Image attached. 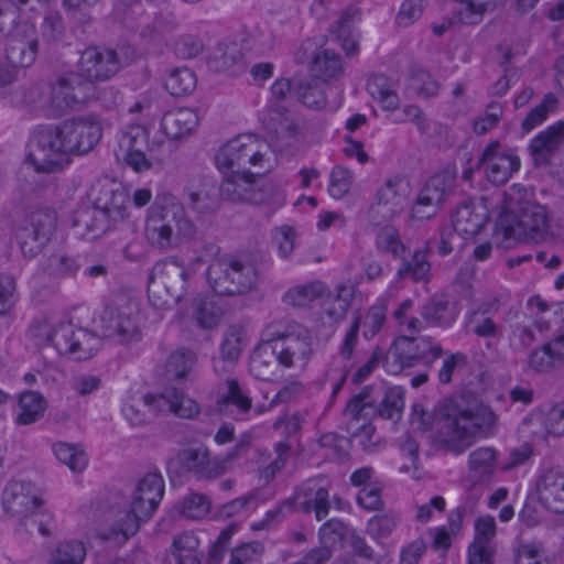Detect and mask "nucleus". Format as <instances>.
Listing matches in <instances>:
<instances>
[{
    "label": "nucleus",
    "instance_id": "obj_1",
    "mask_svg": "<svg viewBox=\"0 0 564 564\" xmlns=\"http://www.w3.org/2000/svg\"><path fill=\"white\" fill-rule=\"evenodd\" d=\"M102 128L95 117H77L57 126L37 128L28 155L37 172L53 173L69 163V155L90 152L100 141Z\"/></svg>",
    "mask_w": 564,
    "mask_h": 564
},
{
    "label": "nucleus",
    "instance_id": "obj_2",
    "mask_svg": "<svg viewBox=\"0 0 564 564\" xmlns=\"http://www.w3.org/2000/svg\"><path fill=\"white\" fill-rule=\"evenodd\" d=\"M497 415L482 403L465 405L463 402H448L437 419L435 443L446 452L463 454L476 435L488 436L497 423Z\"/></svg>",
    "mask_w": 564,
    "mask_h": 564
},
{
    "label": "nucleus",
    "instance_id": "obj_3",
    "mask_svg": "<svg viewBox=\"0 0 564 564\" xmlns=\"http://www.w3.org/2000/svg\"><path fill=\"white\" fill-rule=\"evenodd\" d=\"M164 494L163 478L158 473L147 474L137 485L130 502V509L118 514L116 522L102 539L117 544L127 542L140 528V523L151 518Z\"/></svg>",
    "mask_w": 564,
    "mask_h": 564
},
{
    "label": "nucleus",
    "instance_id": "obj_4",
    "mask_svg": "<svg viewBox=\"0 0 564 564\" xmlns=\"http://www.w3.org/2000/svg\"><path fill=\"white\" fill-rule=\"evenodd\" d=\"M164 494L163 478L158 473L147 474L137 485L130 502V509L118 514L116 522L102 539L117 544L127 542L140 528V523L151 518Z\"/></svg>",
    "mask_w": 564,
    "mask_h": 564
},
{
    "label": "nucleus",
    "instance_id": "obj_5",
    "mask_svg": "<svg viewBox=\"0 0 564 564\" xmlns=\"http://www.w3.org/2000/svg\"><path fill=\"white\" fill-rule=\"evenodd\" d=\"M546 208L540 204L525 203L519 212L505 210L496 221L495 236L505 247L512 242H540L549 232Z\"/></svg>",
    "mask_w": 564,
    "mask_h": 564
},
{
    "label": "nucleus",
    "instance_id": "obj_6",
    "mask_svg": "<svg viewBox=\"0 0 564 564\" xmlns=\"http://www.w3.org/2000/svg\"><path fill=\"white\" fill-rule=\"evenodd\" d=\"M42 503L39 489L30 481H10L2 494L6 512L18 517L28 531L32 532L36 529L43 536H51L53 516L35 512Z\"/></svg>",
    "mask_w": 564,
    "mask_h": 564
},
{
    "label": "nucleus",
    "instance_id": "obj_7",
    "mask_svg": "<svg viewBox=\"0 0 564 564\" xmlns=\"http://www.w3.org/2000/svg\"><path fill=\"white\" fill-rule=\"evenodd\" d=\"M313 340L312 332L296 322L289 323L284 330L272 333L268 338L272 354L284 368H304L313 355Z\"/></svg>",
    "mask_w": 564,
    "mask_h": 564
},
{
    "label": "nucleus",
    "instance_id": "obj_8",
    "mask_svg": "<svg viewBox=\"0 0 564 564\" xmlns=\"http://www.w3.org/2000/svg\"><path fill=\"white\" fill-rule=\"evenodd\" d=\"M224 199L235 203L264 204L279 194V187L261 174L231 171L219 186Z\"/></svg>",
    "mask_w": 564,
    "mask_h": 564
},
{
    "label": "nucleus",
    "instance_id": "obj_9",
    "mask_svg": "<svg viewBox=\"0 0 564 564\" xmlns=\"http://www.w3.org/2000/svg\"><path fill=\"white\" fill-rule=\"evenodd\" d=\"M207 279L215 293L219 295H240L253 289L258 275L251 263L224 258L209 265Z\"/></svg>",
    "mask_w": 564,
    "mask_h": 564
},
{
    "label": "nucleus",
    "instance_id": "obj_10",
    "mask_svg": "<svg viewBox=\"0 0 564 564\" xmlns=\"http://www.w3.org/2000/svg\"><path fill=\"white\" fill-rule=\"evenodd\" d=\"M269 145L251 134L238 135L223 145L216 154L219 170L248 171L249 166H263Z\"/></svg>",
    "mask_w": 564,
    "mask_h": 564
},
{
    "label": "nucleus",
    "instance_id": "obj_11",
    "mask_svg": "<svg viewBox=\"0 0 564 564\" xmlns=\"http://www.w3.org/2000/svg\"><path fill=\"white\" fill-rule=\"evenodd\" d=\"M50 88L48 109L53 117L64 116L94 96V85L89 79H85L79 72L59 75Z\"/></svg>",
    "mask_w": 564,
    "mask_h": 564
},
{
    "label": "nucleus",
    "instance_id": "obj_12",
    "mask_svg": "<svg viewBox=\"0 0 564 564\" xmlns=\"http://www.w3.org/2000/svg\"><path fill=\"white\" fill-rule=\"evenodd\" d=\"M161 145L162 142H149L147 129L133 126L121 133L115 154L135 172H143L151 169L153 160H159L158 151Z\"/></svg>",
    "mask_w": 564,
    "mask_h": 564
},
{
    "label": "nucleus",
    "instance_id": "obj_13",
    "mask_svg": "<svg viewBox=\"0 0 564 564\" xmlns=\"http://www.w3.org/2000/svg\"><path fill=\"white\" fill-rule=\"evenodd\" d=\"M456 183V170L445 167L432 175L419 193L412 207V217L423 220L436 214L438 208L454 193Z\"/></svg>",
    "mask_w": 564,
    "mask_h": 564
},
{
    "label": "nucleus",
    "instance_id": "obj_14",
    "mask_svg": "<svg viewBox=\"0 0 564 564\" xmlns=\"http://www.w3.org/2000/svg\"><path fill=\"white\" fill-rule=\"evenodd\" d=\"M187 270L172 259L156 262L150 273L152 281V292L159 297V292L164 291L163 301H159L161 306H174L181 302L187 291Z\"/></svg>",
    "mask_w": 564,
    "mask_h": 564
},
{
    "label": "nucleus",
    "instance_id": "obj_15",
    "mask_svg": "<svg viewBox=\"0 0 564 564\" xmlns=\"http://www.w3.org/2000/svg\"><path fill=\"white\" fill-rule=\"evenodd\" d=\"M56 224V215L52 209H37L30 215L28 225L18 231V242L23 256L32 259L37 256L50 241Z\"/></svg>",
    "mask_w": 564,
    "mask_h": 564
},
{
    "label": "nucleus",
    "instance_id": "obj_16",
    "mask_svg": "<svg viewBox=\"0 0 564 564\" xmlns=\"http://www.w3.org/2000/svg\"><path fill=\"white\" fill-rule=\"evenodd\" d=\"M99 322L104 337L117 339L121 344L141 338V332L129 305L107 304L100 314Z\"/></svg>",
    "mask_w": 564,
    "mask_h": 564
},
{
    "label": "nucleus",
    "instance_id": "obj_17",
    "mask_svg": "<svg viewBox=\"0 0 564 564\" xmlns=\"http://www.w3.org/2000/svg\"><path fill=\"white\" fill-rule=\"evenodd\" d=\"M120 58L116 51L99 46L87 47L79 59V74L95 82H104L111 78L120 69Z\"/></svg>",
    "mask_w": 564,
    "mask_h": 564
},
{
    "label": "nucleus",
    "instance_id": "obj_18",
    "mask_svg": "<svg viewBox=\"0 0 564 564\" xmlns=\"http://www.w3.org/2000/svg\"><path fill=\"white\" fill-rule=\"evenodd\" d=\"M564 142V121H558L535 135L530 144L529 152L533 164L538 169H551L556 165L555 159Z\"/></svg>",
    "mask_w": 564,
    "mask_h": 564
},
{
    "label": "nucleus",
    "instance_id": "obj_19",
    "mask_svg": "<svg viewBox=\"0 0 564 564\" xmlns=\"http://www.w3.org/2000/svg\"><path fill=\"white\" fill-rule=\"evenodd\" d=\"M500 143H489L477 162V169L486 167V175L495 185L505 184L511 175L520 169V160L517 155L500 152Z\"/></svg>",
    "mask_w": 564,
    "mask_h": 564
},
{
    "label": "nucleus",
    "instance_id": "obj_20",
    "mask_svg": "<svg viewBox=\"0 0 564 564\" xmlns=\"http://www.w3.org/2000/svg\"><path fill=\"white\" fill-rule=\"evenodd\" d=\"M152 208L174 234L183 240H193L196 238L197 228L189 219L185 207L181 200L173 195L162 196Z\"/></svg>",
    "mask_w": 564,
    "mask_h": 564
},
{
    "label": "nucleus",
    "instance_id": "obj_21",
    "mask_svg": "<svg viewBox=\"0 0 564 564\" xmlns=\"http://www.w3.org/2000/svg\"><path fill=\"white\" fill-rule=\"evenodd\" d=\"M295 511L315 513L317 521L328 516L330 509L329 492L319 480L310 479L304 482L289 500Z\"/></svg>",
    "mask_w": 564,
    "mask_h": 564
},
{
    "label": "nucleus",
    "instance_id": "obj_22",
    "mask_svg": "<svg viewBox=\"0 0 564 564\" xmlns=\"http://www.w3.org/2000/svg\"><path fill=\"white\" fill-rule=\"evenodd\" d=\"M144 406H153L158 411L167 410L180 419L193 420L200 413L199 404L182 390L170 387L165 388L160 394H145Z\"/></svg>",
    "mask_w": 564,
    "mask_h": 564
},
{
    "label": "nucleus",
    "instance_id": "obj_23",
    "mask_svg": "<svg viewBox=\"0 0 564 564\" xmlns=\"http://www.w3.org/2000/svg\"><path fill=\"white\" fill-rule=\"evenodd\" d=\"M188 207L198 215H210L220 206V191L214 182L203 180L188 183L183 193Z\"/></svg>",
    "mask_w": 564,
    "mask_h": 564
},
{
    "label": "nucleus",
    "instance_id": "obj_24",
    "mask_svg": "<svg viewBox=\"0 0 564 564\" xmlns=\"http://www.w3.org/2000/svg\"><path fill=\"white\" fill-rule=\"evenodd\" d=\"M115 224L101 210L99 205L90 208H83L75 213L73 227L83 239L95 240L110 230Z\"/></svg>",
    "mask_w": 564,
    "mask_h": 564
},
{
    "label": "nucleus",
    "instance_id": "obj_25",
    "mask_svg": "<svg viewBox=\"0 0 564 564\" xmlns=\"http://www.w3.org/2000/svg\"><path fill=\"white\" fill-rule=\"evenodd\" d=\"M497 453L491 447H479L468 456L467 481L471 487L488 482L496 470Z\"/></svg>",
    "mask_w": 564,
    "mask_h": 564
},
{
    "label": "nucleus",
    "instance_id": "obj_26",
    "mask_svg": "<svg viewBox=\"0 0 564 564\" xmlns=\"http://www.w3.org/2000/svg\"><path fill=\"white\" fill-rule=\"evenodd\" d=\"M198 126V116L191 108H177L164 113L161 128L165 135L172 140H180Z\"/></svg>",
    "mask_w": 564,
    "mask_h": 564
},
{
    "label": "nucleus",
    "instance_id": "obj_27",
    "mask_svg": "<svg viewBox=\"0 0 564 564\" xmlns=\"http://www.w3.org/2000/svg\"><path fill=\"white\" fill-rule=\"evenodd\" d=\"M420 313L426 324L437 327H449L457 317V311L445 295L427 299Z\"/></svg>",
    "mask_w": 564,
    "mask_h": 564
},
{
    "label": "nucleus",
    "instance_id": "obj_28",
    "mask_svg": "<svg viewBox=\"0 0 564 564\" xmlns=\"http://www.w3.org/2000/svg\"><path fill=\"white\" fill-rule=\"evenodd\" d=\"M398 349L403 351L405 360L413 362V366L421 360L429 362L438 358L443 354V349L437 344H432L426 337H408L402 336L395 340Z\"/></svg>",
    "mask_w": 564,
    "mask_h": 564
},
{
    "label": "nucleus",
    "instance_id": "obj_29",
    "mask_svg": "<svg viewBox=\"0 0 564 564\" xmlns=\"http://www.w3.org/2000/svg\"><path fill=\"white\" fill-rule=\"evenodd\" d=\"M39 40L36 37L11 36L7 43L6 56L12 67H29L37 56Z\"/></svg>",
    "mask_w": 564,
    "mask_h": 564
},
{
    "label": "nucleus",
    "instance_id": "obj_30",
    "mask_svg": "<svg viewBox=\"0 0 564 564\" xmlns=\"http://www.w3.org/2000/svg\"><path fill=\"white\" fill-rule=\"evenodd\" d=\"M144 232L149 243L160 250L176 248L182 242L174 229L165 225L153 208L148 216Z\"/></svg>",
    "mask_w": 564,
    "mask_h": 564
},
{
    "label": "nucleus",
    "instance_id": "obj_31",
    "mask_svg": "<svg viewBox=\"0 0 564 564\" xmlns=\"http://www.w3.org/2000/svg\"><path fill=\"white\" fill-rule=\"evenodd\" d=\"M453 230L465 239L480 232L485 225V214L477 213L471 203L458 206L452 216Z\"/></svg>",
    "mask_w": 564,
    "mask_h": 564
},
{
    "label": "nucleus",
    "instance_id": "obj_32",
    "mask_svg": "<svg viewBox=\"0 0 564 564\" xmlns=\"http://www.w3.org/2000/svg\"><path fill=\"white\" fill-rule=\"evenodd\" d=\"M401 267L397 271L399 280L411 279L414 282L424 281L429 278L431 264L423 250H415L412 254L403 253Z\"/></svg>",
    "mask_w": 564,
    "mask_h": 564
},
{
    "label": "nucleus",
    "instance_id": "obj_33",
    "mask_svg": "<svg viewBox=\"0 0 564 564\" xmlns=\"http://www.w3.org/2000/svg\"><path fill=\"white\" fill-rule=\"evenodd\" d=\"M358 13V10L352 7L346 9L330 28V32L348 56L352 55L358 47L357 41L352 36V25Z\"/></svg>",
    "mask_w": 564,
    "mask_h": 564
},
{
    "label": "nucleus",
    "instance_id": "obj_34",
    "mask_svg": "<svg viewBox=\"0 0 564 564\" xmlns=\"http://www.w3.org/2000/svg\"><path fill=\"white\" fill-rule=\"evenodd\" d=\"M367 90L372 98L379 100L386 110H394L399 106V97L392 80L383 74H375L367 82Z\"/></svg>",
    "mask_w": 564,
    "mask_h": 564
},
{
    "label": "nucleus",
    "instance_id": "obj_35",
    "mask_svg": "<svg viewBox=\"0 0 564 564\" xmlns=\"http://www.w3.org/2000/svg\"><path fill=\"white\" fill-rule=\"evenodd\" d=\"M311 72L324 82L336 78L343 72L341 58L330 50H323L314 55Z\"/></svg>",
    "mask_w": 564,
    "mask_h": 564
},
{
    "label": "nucleus",
    "instance_id": "obj_36",
    "mask_svg": "<svg viewBox=\"0 0 564 564\" xmlns=\"http://www.w3.org/2000/svg\"><path fill=\"white\" fill-rule=\"evenodd\" d=\"M21 412L17 417L20 425H30L40 420L46 409V401L41 393L26 391L21 394L19 400Z\"/></svg>",
    "mask_w": 564,
    "mask_h": 564
},
{
    "label": "nucleus",
    "instance_id": "obj_37",
    "mask_svg": "<svg viewBox=\"0 0 564 564\" xmlns=\"http://www.w3.org/2000/svg\"><path fill=\"white\" fill-rule=\"evenodd\" d=\"M197 361L196 354L185 347L177 348L169 356L165 375L173 379H184L193 370Z\"/></svg>",
    "mask_w": 564,
    "mask_h": 564
},
{
    "label": "nucleus",
    "instance_id": "obj_38",
    "mask_svg": "<svg viewBox=\"0 0 564 564\" xmlns=\"http://www.w3.org/2000/svg\"><path fill=\"white\" fill-rule=\"evenodd\" d=\"M378 203L387 207L390 216L402 212L406 205L404 184L401 181H388L378 192Z\"/></svg>",
    "mask_w": 564,
    "mask_h": 564
},
{
    "label": "nucleus",
    "instance_id": "obj_39",
    "mask_svg": "<svg viewBox=\"0 0 564 564\" xmlns=\"http://www.w3.org/2000/svg\"><path fill=\"white\" fill-rule=\"evenodd\" d=\"M465 328L467 332L480 338L495 339L500 336L498 324L479 310H471L467 313L465 319Z\"/></svg>",
    "mask_w": 564,
    "mask_h": 564
},
{
    "label": "nucleus",
    "instance_id": "obj_40",
    "mask_svg": "<svg viewBox=\"0 0 564 564\" xmlns=\"http://www.w3.org/2000/svg\"><path fill=\"white\" fill-rule=\"evenodd\" d=\"M325 290L326 288L321 281L296 285L284 294L283 301L288 305L302 307L322 297Z\"/></svg>",
    "mask_w": 564,
    "mask_h": 564
},
{
    "label": "nucleus",
    "instance_id": "obj_41",
    "mask_svg": "<svg viewBox=\"0 0 564 564\" xmlns=\"http://www.w3.org/2000/svg\"><path fill=\"white\" fill-rule=\"evenodd\" d=\"M295 94L307 108L319 110L326 105L324 87L316 79L297 80Z\"/></svg>",
    "mask_w": 564,
    "mask_h": 564
},
{
    "label": "nucleus",
    "instance_id": "obj_42",
    "mask_svg": "<svg viewBox=\"0 0 564 564\" xmlns=\"http://www.w3.org/2000/svg\"><path fill=\"white\" fill-rule=\"evenodd\" d=\"M164 86L173 96L188 95L196 87V76L187 67L175 68L165 79Z\"/></svg>",
    "mask_w": 564,
    "mask_h": 564
},
{
    "label": "nucleus",
    "instance_id": "obj_43",
    "mask_svg": "<svg viewBox=\"0 0 564 564\" xmlns=\"http://www.w3.org/2000/svg\"><path fill=\"white\" fill-rule=\"evenodd\" d=\"M376 247L380 252L390 253L393 258H403L408 248L400 240L399 231L392 226L380 228L376 235Z\"/></svg>",
    "mask_w": 564,
    "mask_h": 564
},
{
    "label": "nucleus",
    "instance_id": "obj_44",
    "mask_svg": "<svg viewBox=\"0 0 564 564\" xmlns=\"http://www.w3.org/2000/svg\"><path fill=\"white\" fill-rule=\"evenodd\" d=\"M86 557V547L80 541L59 542L52 554L51 564H82Z\"/></svg>",
    "mask_w": 564,
    "mask_h": 564
},
{
    "label": "nucleus",
    "instance_id": "obj_45",
    "mask_svg": "<svg viewBox=\"0 0 564 564\" xmlns=\"http://www.w3.org/2000/svg\"><path fill=\"white\" fill-rule=\"evenodd\" d=\"M74 349L68 352L75 360L83 361L93 357L100 348V338L85 330L77 329Z\"/></svg>",
    "mask_w": 564,
    "mask_h": 564
},
{
    "label": "nucleus",
    "instance_id": "obj_46",
    "mask_svg": "<svg viewBox=\"0 0 564 564\" xmlns=\"http://www.w3.org/2000/svg\"><path fill=\"white\" fill-rule=\"evenodd\" d=\"M74 349L68 352L75 360L83 361L93 357L100 348V338L85 330L77 329Z\"/></svg>",
    "mask_w": 564,
    "mask_h": 564
},
{
    "label": "nucleus",
    "instance_id": "obj_47",
    "mask_svg": "<svg viewBox=\"0 0 564 564\" xmlns=\"http://www.w3.org/2000/svg\"><path fill=\"white\" fill-rule=\"evenodd\" d=\"M556 105L557 98L554 96V94H546L541 104L532 108L527 117L522 120V131L528 133L544 122L549 113L556 108Z\"/></svg>",
    "mask_w": 564,
    "mask_h": 564
},
{
    "label": "nucleus",
    "instance_id": "obj_48",
    "mask_svg": "<svg viewBox=\"0 0 564 564\" xmlns=\"http://www.w3.org/2000/svg\"><path fill=\"white\" fill-rule=\"evenodd\" d=\"M79 268L80 265L75 258L57 253L47 258L44 271L53 278H67L74 276Z\"/></svg>",
    "mask_w": 564,
    "mask_h": 564
},
{
    "label": "nucleus",
    "instance_id": "obj_49",
    "mask_svg": "<svg viewBox=\"0 0 564 564\" xmlns=\"http://www.w3.org/2000/svg\"><path fill=\"white\" fill-rule=\"evenodd\" d=\"M53 449L57 459L73 471H82L87 466V455L75 445L61 442L56 443Z\"/></svg>",
    "mask_w": 564,
    "mask_h": 564
},
{
    "label": "nucleus",
    "instance_id": "obj_50",
    "mask_svg": "<svg viewBox=\"0 0 564 564\" xmlns=\"http://www.w3.org/2000/svg\"><path fill=\"white\" fill-rule=\"evenodd\" d=\"M404 406V391L401 387H392L387 390L381 401L378 414L388 420H399Z\"/></svg>",
    "mask_w": 564,
    "mask_h": 564
},
{
    "label": "nucleus",
    "instance_id": "obj_51",
    "mask_svg": "<svg viewBox=\"0 0 564 564\" xmlns=\"http://www.w3.org/2000/svg\"><path fill=\"white\" fill-rule=\"evenodd\" d=\"M564 352L558 349L552 350L551 344H544L541 348L531 351L529 367L538 372H545L558 365V358Z\"/></svg>",
    "mask_w": 564,
    "mask_h": 564
},
{
    "label": "nucleus",
    "instance_id": "obj_52",
    "mask_svg": "<svg viewBox=\"0 0 564 564\" xmlns=\"http://www.w3.org/2000/svg\"><path fill=\"white\" fill-rule=\"evenodd\" d=\"M347 432L351 441L357 442L364 452H373L379 443L378 440H373L376 429L370 423L359 424L357 421L348 422Z\"/></svg>",
    "mask_w": 564,
    "mask_h": 564
},
{
    "label": "nucleus",
    "instance_id": "obj_53",
    "mask_svg": "<svg viewBox=\"0 0 564 564\" xmlns=\"http://www.w3.org/2000/svg\"><path fill=\"white\" fill-rule=\"evenodd\" d=\"M296 82L297 80L291 82L286 78H280L273 83L271 87L272 99L268 105L270 115L284 116L288 113V108L282 101L291 90L295 91Z\"/></svg>",
    "mask_w": 564,
    "mask_h": 564
},
{
    "label": "nucleus",
    "instance_id": "obj_54",
    "mask_svg": "<svg viewBox=\"0 0 564 564\" xmlns=\"http://www.w3.org/2000/svg\"><path fill=\"white\" fill-rule=\"evenodd\" d=\"M194 316L200 327L210 329L219 323L220 308L208 299H196Z\"/></svg>",
    "mask_w": 564,
    "mask_h": 564
},
{
    "label": "nucleus",
    "instance_id": "obj_55",
    "mask_svg": "<svg viewBox=\"0 0 564 564\" xmlns=\"http://www.w3.org/2000/svg\"><path fill=\"white\" fill-rule=\"evenodd\" d=\"M208 456L209 452L207 447L200 445L181 451L177 455V458L185 470L193 473L196 478H198L199 469H203Z\"/></svg>",
    "mask_w": 564,
    "mask_h": 564
},
{
    "label": "nucleus",
    "instance_id": "obj_56",
    "mask_svg": "<svg viewBox=\"0 0 564 564\" xmlns=\"http://www.w3.org/2000/svg\"><path fill=\"white\" fill-rule=\"evenodd\" d=\"M210 508V501L202 494H189L178 506L181 514L188 519H199L206 516Z\"/></svg>",
    "mask_w": 564,
    "mask_h": 564
},
{
    "label": "nucleus",
    "instance_id": "obj_57",
    "mask_svg": "<svg viewBox=\"0 0 564 564\" xmlns=\"http://www.w3.org/2000/svg\"><path fill=\"white\" fill-rule=\"evenodd\" d=\"M243 347V329L231 326L221 343V357L228 361H237Z\"/></svg>",
    "mask_w": 564,
    "mask_h": 564
},
{
    "label": "nucleus",
    "instance_id": "obj_58",
    "mask_svg": "<svg viewBox=\"0 0 564 564\" xmlns=\"http://www.w3.org/2000/svg\"><path fill=\"white\" fill-rule=\"evenodd\" d=\"M52 335L50 346L54 347L59 355H68L74 349L73 343H75L77 329L72 324H59L54 327Z\"/></svg>",
    "mask_w": 564,
    "mask_h": 564
},
{
    "label": "nucleus",
    "instance_id": "obj_59",
    "mask_svg": "<svg viewBox=\"0 0 564 564\" xmlns=\"http://www.w3.org/2000/svg\"><path fill=\"white\" fill-rule=\"evenodd\" d=\"M264 552L262 543L253 541L232 549L228 564H252L260 560Z\"/></svg>",
    "mask_w": 564,
    "mask_h": 564
},
{
    "label": "nucleus",
    "instance_id": "obj_60",
    "mask_svg": "<svg viewBox=\"0 0 564 564\" xmlns=\"http://www.w3.org/2000/svg\"><path fill=\"white\" fill-rule=\"evenodd\" d=\"M352 184V173L343 166H336L330 173L328 192L332 197L339 199L348 194Z\"/></svg>",
    "mask_w": 564,
    "mask_h": 564
},
{
    "label": "nucleus",
    "instance_id": "obj_61",
    "mask_svg": "<svg viewBox=\"0 0 564 564\" xmlns=\"http://www.w3.org/2000/svg\"><path fill=\"white\" fill-rule=\"evenodd\" d=\"M130 200L123 191H111V198L100 206L101 210L107 212L109 219L116 225L123 220L127 216V208Z\"/></svg>",
    "mask_w": 564,
    "mask_h": 564
},
{
    "label": "nucleus",
    "instance_id": "obj_62",
    "mask_svg": "<svg viewBox=\"0 0 564 564\" xmlns=\"http://www.w3.org/2000/svg\"><path fill=\"white\" fill-rule=\"evenodd\" d=\"M228 391L223 398V403L235 405L240 413H247L252 406L249 394L240 387L236 379L227 380Z\"/></svg>",
    "mask_w": 564,
    "mask_h": 564
},
{
    "label": "nucleus",
    "instance_id": "obj_63",
    "mask_svg": "<svg viewBox=\"0 0 564 564\" xmlns=\"http://www.w3.org/2000/svg\"><path fill=\"white\" fill-rule=\"evenodd\" d=\"M426 0H404L397 14L400 26H409L419 20L425 9Z\"/></svg>",
    "mask_w": 564,
    "mask_h": 564
},
{
    "label": "nucleus",
    "instance_id": "obj_64",
    "mask_svg": "<svg viewBox=\"0 0 564 564\" xmlns=\"http://www.w3.org/2000/svg\"><path fill=\"white\" fill-rule=\"evenodd\" d=\"M411 86L417 95L425 98L436 96L440 89L438 83L424 70H417L412 74Z\"/></svg>",
    "mask_w": 564,
    "mask_h": 564
}]
</instances>
